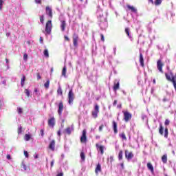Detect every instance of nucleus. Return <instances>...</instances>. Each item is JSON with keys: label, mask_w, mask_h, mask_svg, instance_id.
<instances>
[{"label": "nucleus", "mask_w": 176, "mask_h": 176, "mask_svg": "<svg viewBox=\"0 0 176 176\" xmlns=\"http://www.w3.org/2000/svg\"><path fill=\"white\" fill-rule=\"evenodd\" d=\"M3 85H6V80L3 81Z\"/></svg>", "instance_id": "obj_64"}, {"label": "nucleus", "mask_w": 176, "mask_h": 176, "mask_svg": "<svg viewBox=\"0 0 176 176\" xmlns=\"http://www.w3.org/2000/svg\"><path fill=\"white\" fill-rule=\"evenodd\" d=\"M74 131V125H72V127H67L65 129V132L66 134H68V135H71V133Z\"/></svg>", "instance_id": "obj_18"}, {"label": "nucleus", "mask_w": 176, "mask_h": 176, "mask_svg": "<svg viewBox=\"0 0 176 176\" xmlns=\"http://www.w3.org/2000/svg\"><path fill=\"white\" fill-rule=\"evenodd\" d=\"M120 166H121L122 170L124 169V164L122 163L120 164Z\"/></svg>", "instance_id": "obj_58"}, {"label": "nucleus", "mask_w": 176, "mask_h": 176, "mask_svg": "<svg viewBox=\"0 0 176 176\" xmlns=\"http://www.w3.org/2000/svg\"><path fill=\"white\" fill-rule=\"evenodd\" d=\"M64 39L67 42H69V38L68 37V36H64Z\"/></svg>", "instance_id": "obj_45"}, {"label": "nucleus", "mask_w": 176, "mask_h": 176, "mask_svg": "<svg viewBox=\"0 0 176 176\" xmlns=\"http://www.w3.org/2000/svg\"><path fill=\"white\" fill-rule=\"evenodd\" d=\"M23 60L25 61H27V60H28V55L27 54H23Z\"/></svg>", "instance_id": "obj_43"}, {"label": "nucleus", "mask_w": 176, "mask_h": 176, "mask_svg": "<svg viewBox=\"0 0 176 176\" xmlns=\"http://www.w3.org/2000/svg\"><path fill=\"white\" fill-rule=\"evenodd\" d=\"M34 93H38V89L36 88L34 89Z\"/></svg>", "instance_id": "obj_60"}, {"label": "nucleus", "mask_w": 176, "mask_h": 176, "mask_svg": "<svg viewBox=\"0 0 176 176\" xmlns=\"http://www.w3.org/2000/svg\"><path fill=\"white\" fill-rule=\"evenodd\" d=\"M126 8L128 10H131V12L133 13H137V8H135L134 6L127 4Z\"/></svg>", "instance_id": "obj_17"}, {"label": "nucleus", "mask_w": 176, "mask_h": 176, "mask_svg": "<svg viewBox=\"0 0 176 176\" xmlns=\"http://www.w3.org/2000/svg\"><path fill=\"white\" fill-rule=\"evenodd\" d=\"M6 157H7L8 160H10V159H12V157H10V155H9V154L7 155Z\"/></svg>", "instance_id": "obj_52"}, {"label": "nucleus", "mask_w": 176, "mask_h": 176, "mask_svg": "<svg viewBox=\"0 0 176 176\" xmlns=\"http://www.w3.org/2000/svg\"><path fill=\"white\" fill-rule=\"evenodd\" d=\"M74 100H75V94H74L72 89H70L68 94V103L69 104H73Z\"/></svg>", "instance_id": "obj_4"}, {"label": "nucleus", "mask_w": 176, "mask_h": 176, "mask_svg": "<svg viewBox=\"0 0 176 176\" xmlns=\"http://www.w3.org/2000/svg\"><path fill=\"white\" fill-rule=\"evenodd\" d=\"M40 21L42 24H43V21H45L44 16H40Z\"/></svg>", "instance_id": "obj_40"}, {"label": "nucleus", "mask_w": 176, "mask_h": 176, "mask_svg": "<svg viewBox=\"0 0 176 176\" xmlns=\"http://www.w3.org/2000/svg\"><path fill=\"white\" fill-rule=\"evenodd\" d=\"M57 134L58 135V137H61V130L59 129L58 131H57Z\"/></svg>", "instance_id": "obj_49"}, {"label": "nucleus", "mask_w": 176, "mask_h": 176, "mask_svg": "<svg viewBox=\"0 0 176 176\" xmlns=\"http://www.w3.org/2000/svg\"><path fill=\"white\" fill-rule=\"evenodd\" d=\"M122 113L124 115V122H129V120H131V118H132V115L130 112H129L128 111H122Z\"/></svg>", "instance_id": "obj_5"}, {"label": "nucleus", "mask_w": 176, "mask_h": 176, "mask_svg": "<svg viewBox=\"0 0 176 176\" xmlns=\"http://www.w3.org/2000/svg\"><path fill=\"white\" fill-rule=\"evenodd\" d=\"M56 176H64V173L63 172L59 173L56 175Z\"/></svg>", "instance_id": "obj_51"}, {"label": "nucleus", "mask_w": 176, "mask_h": 176, "mask_svg": "<svg viewBox=\"0 0 176 176\" xmlns=\"http://www.w3.org/2000/svg\"><path fill=\"white\" fill-rule=\"evenodd\" d=\"M112 124L114 134H118V123H116L115 121H113Z\"/></svg>", "instance_id": "obj_19"}, {"label": "nucleus", "mask_w": 176, "mask_h": 176, "mask_svg": "<svg viewBox=\"0 0 176 176\" xmlns=\"http://www.w3.org/2000/svg\"><path fill=\"white\" fill-rule=\"evenodd\" d=\"M40 134H41V137H44L45 136V130L41 129Z\"/></svg>", "instance_id": "obj_42"}, {"label": "nucleus", "mask_w": 176, "mask_h": 176, "mask_svg": "<svg viewBox=\"0 0 176 176\" xmlns=\"http://www.w3.org/2000/svg\"><path fill=\"white\" fill-rule=\"evenodd\" d=\"M62 76L65 78L67 76V66H65L62 70Z\"/></svg>", "instance_id": "obj_25"}, {"label": "nucleus", "mask_w": 176, "mask_h": 176, "mask_svg": "<svg viewBox=\"0 0 176 176\" xmlns=\"http://www.w3.org/2000/svg\"><path fill=\"white\" fill-rule=\"evenodd\" d=\"M123 159V151L120 150L118 153V160H122Z\"/></svg>", "instance_id": "obj_26"}, {"label": "nucleus", "mask_w": 176, "mask_h": 176, "mask_svg": "<svg viewBox=\"0 0 176 176\" xmlns=\"http://www.w3.org/2000/svg\"><path fill=\"white\" fill-rule=\"evenodd\" d=\"M153 85H155V84H156V80L154 79V80H153Z\"/></svg>", "instance_id": "obj_61"}, {"label": "nucleus", "mask_w": 176, "mask_h": 176, "mask_svg": "<svg viewBox=\"0 0 176 176\" xmlns=\"http://www.w3.org/2000/svg\"><path fill=\"white\" fill-rule=\"evenodd\" d=\"M163 67H164V63H163V61H162V59H160L157 61V68L158 69V71H160V72H161V74H164V71H163Z\"/></svg>", "instance_id": "obj_6"}, {"label": "nucleus", "mask_w": 176, "mask_h": 176, "mask_svg": "<svg viewBox=\"0 0 176 176\" xmlns=\"http://www.w3.org/2000/svg\"><path fill=\"white\" fill-rule=\"evenodd\" d=\"M116 104H118V100H114L113 105L115 107V105H116Z\"/></svg>", "instance_id": "obj_57"}, {"label": "nucleus", "mask_w": 176, "mask_h": 176, "mask_svg": "<svg viewBox=\"0 0 176 176\" xmlns=\"http://www.w3.org/2000/svg\"><path fill=\"white\" fill-rule=\"evenodd\" d=\"M23 126H21V124L18 126V134L20 135L21 134V132L23 131Z\"/></svg>", "instance_id": "obj_34"}, {"label": "nucleus", "mask_w": 176, "mask_h": 176, "mask_svg": "<svg viewBox=\"0 0 176 176\" xmlns=\"http://www.w3.org/2000/svg\"><path fill=\"white\" fill-rule=\"evenodd\" d=\"M120 86V84L119 83V81L115 80L114 85L113 87V91H116L119 90Z\"/></svg>", "instance_id": "obj_16"}, {"label": "nucleus", "mask_w": 176, "mask_h": 176, "mask_svg": "<svg viewBox=\"0 0 176 176\" xmlns=\"http://www.w3.org/2000/svg\"><path fill=\"white\" fill-rule=\"evenodd\" d=\"M56 148V141L54 140H52L49 144V149L50 151H52V152H54Z\"/></svg>", "instance_id": "obj_12"}, {"label": "nucleus", "mask_w": 176, "mask_h": 176, "mask_svg": "<svg viewBox=\"0 0 176 176\" xmlns=\"http://www.w3.org/2000/svg\"><path fill=\"white\" fill-rule=\"evenodd\" d=\"M52 26H53V25L52 23V21H47V23L45 24V32L48 35H50V34H52Z\"/></svg>", "instance_id": "obj_3"}, {"label": "nucleus", "mask_w": 176, "mask_h": 176, "mask_svg": "<svg viewBox=\"0 0 176 176\" xmlns=\"http://www.w3.org/2000/svg\"><path fill=\"white\" fill-rule=\"evenodd\" d=\"M104 129V124H101L99 126V131H102V129Z\"/></svg>", "instance_id": "obj_46"}, {"label": "nucleus", "mask_w": 176, "mask_h": 176, "mask_svg": "<svg viewBox=\"0 0 176 176\" xmlns=\"http://www.w3.org/2000/svg\"><path fill=\"white\" fill-rule=\"evenodd\" d=\"M5 1L3 0H0V10H2V6H3Z\"/></svg>", "instance_id": "obj_39"}, {"label": "nucleus", "mask_w": 176, "mask_h": 176, "mask_svg": "<svg viewBox=\"0 0 176 176\" xmlns=\"http://www.w3.org/2000/svg\"><path fill=\"white\" fill-rule=\"evenodd\" d=\"M23 155H24V156H25L26 157H28V151H23Z\"/></svg>", "instance_id": "obj_48"}, {"label": "nucleus", "mask_w": 176, "mask_h": 176, "mask_svg": "<svg viewBox=\"0 0 176 176\" xmlns=\"http://www.w3.org/2000/svg\"><path fill=\"white\" fill-rule=\"evenodd\" d=\"M45 10H46V14H47L49 17H50V19H53V12L52 10V8H50V7L49 6H47L45 8Z\"/></svg>", "instance_id": "obj_13"}, {"label": "nucleus", "mask_w": 176, "mask_h": 176, "mask_svg": "<svg viewBox=\"0 0 176 176\" xmlns=\"http://www.w3.org/2000/svg\"><path fill=\"white\" fill-rule=\"evenodd\" d=\"M63 111H64V103L62 102V100H60L58 104V113L59 116H61V115H63Z\"/></svg>", "instance_id": "obj_8"}, {"label": "nucleus", "mask_w": 176, "mask_h": 176, "mask_svg": "<svg viewBox=\"0 0 176 176\" xmlns=\"http://www.w3.org/2000/svg\"><path fill=\"white\" fill-rule=\"evenodd\" d=\"M25 141H30V140H32V135L31 134H25L24 135Z\"/></svg>", "instance_id": "obj_23"}, {"label": "nucleus", "mask_w": 176, "mask_h": 176, "mask_svg": "<svg viewBox=\"0 0 176 176\" xmlns=\"http://www.w3.org/2000/svg\"><path fill=\"white\" fill-rule=\"evenodd\" d=\"M35 2H36V3H41L42 1H41V0H36Z\"/></svg>", "instance_id": "obj_55"}, {"label": "nucleus", "mask_w": 176, "mask_h": 176, "mask_svg": "<svg viewBox=\"0 0 176 176\" xmlns=\"http://www.w3.org/2000/svg\"><path fill=\"white\" fill-rule=\"evenodd\" d=\"M23 168H24L25 171H30V166H27V165H23Z\"/></svg>", "instance_id": "obj_38"}, {"label": "nucleus", "mask_w": 176, "mask_h": 176, "mask_svg": "<svg viewBox=\"0 0 176 176\" xmlns=\"http://www.w3.org/2000/svg\"><path fill=\"white\" fill-rule=\"evenodd\" d=\"M110 162H111V163H112V162H113V156L110 157Z\"/></svg>", "instance_id": "obj_56"}, {"label": "nucleus", "mask_w": 176, "mask_h": 176, "mask_svg": "<svg viewBox=\"0 0 176 176\" xmlns=\"http://www.w3.org/2000/svg\"><path fill=\"white\" fill-rule=\"evenodd\" d=\"M120 138H122L123 141H127V138L126 137V133L124 132H122L119 135Z\"/></svg>", "instance_id": "obj_24"}, {"label": "nucleus", "mask_w": 176, "mask_h": 176, "mask_svg": "<svg viewBox=\"0 0 176 176\" xmlns=\"http://www.w3.org/2000/svg\"><path fill=\"white\" fill-rule=\"evenodd\" d=\"M124 153L125 157L127 159V160H131V159L134 157V154H133V152H129V150H125Z\"/></svg>", "instance_id": "obj_9"}, {"label": "nucleus", "mask_w": 176, "mask_h": 176, "mask_svg": "<svg viewBox=\"0 0 176 176\" xmlns=\"http://www.w3.org/2000/svg\"><path fill=\"white\" fill-rule=\"evenodd\" d=\"M23 82H25V76L23 77Z\"/></svg>", "instance_id": "obj_62"}, {"label": "nucleus", "mask_w": 176, "mask_h": 176, "mask_svg": "<svg viewBox=\"0 0 176 176\" xmlns=\"http://www.w3.org/2000/svg\"><path fill=\"white\" fill-rule=\"evenodd\" d=\"M164 135L165 138H168V128H165Z\"/></svg>", "instance_id": "obj_32"}, {"label": "nucleus", "mask_w": 176, "mask_h": 176, "mask_svg": "<svg viewBox=\"0 0 176 176\" xmlns=\"http://www.w3.org/2000/svg\"><path fill=\"white\" fill-rule=\"evenodd\" d=\"M100 38H101L102 42H104L105 41V38H104V34H100Z\"/></svg>", "instance_id": "obj_44"}, {"label": "nucleus", "mask_w": 176, "mask_h": 176, "mask_svg": "<svg viewBox=\"0 0 176 176\" xmlns=\"http://www.w3.org/2000/svg\"><path fill=\"white\" fill-rule=\"evenodd\" d=\"M102 170H101V164L100 163H98L96 165V167L95 168V173L96 174H98V173H101Z\"/></svg>", "instance_id": "obj_21"}, {"label": "nucleus", "mask_w": 176, "mask_h": 176, "mask_svg": "<svg viewBox=\"0 0 176 176\" xmlns=\"http://www.w3.org/2000/svg\"><path fill=\"white\" fill-rule=\"evenodd\" d=\"M23 112V109L18 108V113H21Z\"/></svg>", "instance_id": "obj_50"}, {"label": "nucleus", "mask_w": 176, "mask_h": 176, "mask_svg": "<svg viewBox=\"0 0 176 176\" xmlns=\"http://www.w3.org/2000/svg\"><path fill=\"white\" fill-rule=\"evenodd\" d=\"M125 33L126 34L127 36H129V38H131V36L130 35V29L129 28H125Z\"/></svg>", "instance_id": "obj_31"}, {"label": "nucleus", "mask_w": 176, "mask_h": 176, "mask_svg": "<svg viewBox=\"0 0 176 176\" xmlns=\"http://www.w3.org/2000/svg\"><path fill=\"white\" fill-rule=\"evenodd\" d=\"M162 161L164 164H166L167 163V155H164L162 157Z\"/></svg>", "instance_id": "obj_28"}, {"label": "nucleus", "mask_w": 176, "mask_h": 176, "mask_svg": "<svg viewBox=\"0 0 176 176\" xmlns=\"http://www.w3.org/2000/svg\"><path fill=\"white\" fill-rule=\"evenodd\" d=\"M96 147L99 152H100L101 155H104V149H105V146L102 145L98 144V143L96 144Z\"/></svg>", "instance_id": "obj_11"}, {"label": "nucleus", "mask_w": 176, "mask_h": 176, "mask_svg": "<svg viewBox=\"0 0 176 176\" xmlns=\"http://www.w3.org/2000/svg\"><path fill=\"white\" fill-rule=\"evenodd\" d=\"M43 54L45 56V57L49 58V51L47 50V49H45L43 52Z\"/></svg>", "instance_id": "obj_36"}, {"label": "nucleus", "mask_w": 176, "mask_h": 176, "mask_svg": "<svg viewBox=\"0 0 176 176\" xmlns=\"http://www.w3.org/2000/svg\"><path fill=\"white\" fill-rule=\"evenodd\" d=\"M148 1L153 4V0H148Z\"/></svg>", "instance_id": "obj_63"}, {"label": "nucleus", "mask_w": 176, "mask_h": 176, "mask_svg": "<svg viewBox=\"0 0 176 176\" xmlns=\"http://www.w3.org/2000/svg\"><path fill=\"white\" fill-rule=\"evenodd\" d=\"M53 166H54V160H53L51 162V167H53Z\"/></svg>", "instance_id": "obj_54"}, {"label": "nucleus", "mask_w": 176, "mask_h": 176, "mask_svg": "<svg viewBox=\"0 0 176 176\" xmlns=\"http://www.w3.org/2000/svg\"><path fill=\"white\" fill-rule=\"evenodd\" d=\"M50 85V80H47L46 82L44 84V87L45 89H49V86Z\"/></svg>", "instance_id": "obj_33"}, {"label": "nucleus", "mask_w": 176, "mask_h": 176, "mask_svg": "<svg viewBox=\"0 0 176 176\" xmlns=\"http://www.w3.org/2000/svg\"><path fill=\"white\" fill-rule=\"evenodd\" d=\"M147 168H148V170L151 172V173H154L155 169L153 168V166L152 165L151 163L148 162L147 163Z\"/></svg>", "instance_id": "obj_22"}, {"label": "nucleus", "mask_w": 176, "mask_h": 176, "mask_svg": "<svg viewBox=\"0 0 176 176\" xmlns=\"http://www.w3.org/2000/svg\"><path fill=\"white\" fill-rule=\"evenodd\" d=\"M25 94L27 96V97H30V91L28 89H25L24 91Z\"/></svg>", "instance_id": "obj_37"}, {"label": "nucleus", "mask_w": 176, "mask_h": 176, "mask_svg": "<svg viewBox=\"0 0 176 176\" xmlns=\"http://www.w3.org/2000/svg\"><path fill=\"white\" fill-rule=\"evenodd\" d=\"M80 156L81 157V160H82V162H85L86 159V155H85V153L83 151H81Z\"/></svg>", "instance_id": "obj_27"}, {"label": "nucleus", "mask_w": 176, "mask_h": 176, "mask_svg": "<svg viewBox=\"0 0 176 176\" xmlns=\"http://www.w3.org/2000/svg\"><path fill=\"white\" fill-rule=\"evenodd\" d=\"M163 130H164L163 125L162 124H160V128H159V133L161 135H163V133H164Z\"/></svg>", "instance_id": "obj_30"}, {"label": "nucleus", "mask_w": 176, "mask_h": 176, "mask_svg": "<svg viewBox=\"0 0 176 176\" xmlns=\"http://www.w3.org/2000/svg\"><path fill=\"white\" fill-rule=\"evenodd\" d=\"M78 42H79V35L78 34L74 33L73 34V45L75 47H78Z\"/></svg>", "instance_id": "obj_7"}, {"label": "nucleus", "mask_w": 176, "mask_h": 176, "mask_svg": "<svg viewBox=\"0 0 176 176\" xmlns=\"http://www.w3.org/2000/svg\"><path fill=\"white\" fill-rule=\"evenodd\" d=\"M65 27H67V22L65 20L60 21V30L62 32H64L65 31Z\"/></svg>", "instance_id": "obj_15"}, {"label": "nucleus", "mask_w": 176, "mask_h": 176, "mask_svg": "<svg viewBox=\"0 0 176 176\" xmlns=\"http://www.w3.org/2000/svg\"><path fill=\"white\" fill-rule=\"evenodd\" d=\"M140 63L141 67L144 68V67H145V64L144 63V56H142V53L140 54Z\"/></svg>", "instance_id": "obj_20"}, {"label": "nucleus", "mask_w": 176, "mask_h": 176, "mask_svg": "<svg viewBox=\"0 0 176 176\" xmlns=\"http://www.w3.org/2000/svg\"><path fill=\"white\" fill-rule=\"evenodd\" d=\"M165 126H169L170 125V120L168 119H166L164 122Z\"/></svg>", "instance_id": "obj_41"}, {"label": "nucleus", "mask_w": 176, "mask_h": 176, "mask_svg": "<svg viewBox=\"0 0 176 176\" xmlns=\"http://www.w3.org/2000/svg\"><path fill=\"white\" fill-rule=\"evenodd\" d=\"M86 133H87L86 129H84L82 131V135L80 138V142H86L87 141V136H86Z\"/></svg>", "instance_id": "obj_14"}, {"label": "nucleus", "mask_w": 176, "mask_h": 176, "mask_svg": "<svg viewBox=\"0 0 176 176\" xmlns=\"http://www.w3.org/2000/svg\"><path fill=\"white\" fill-rule=\"evenodd\" d=\"M21 86H23V78L21 79Z\"/></svg>", "instance_id": "obj_59"}, {"label": "nucleus", "mask_w": 176, "mask_h": 176, "mask_svg": "<svg viewBox=\"0 0 176 176\" xmlns=\"http://www.w3.org/2000/svg\"><path fill=\"white\" fill-rule=\"evenodd\" d=\"M37 79H42V77L41 76V74L39 73H36Z\"/></svg>", "instance_id": "obj_47"}, {"label": "nucleus", "mask_w": 176, "mask_h": 176, "mask_svg": "<svg viewBox=\"0 0 176 176\" xmlns=\"http://www.w3.org/2000/svg\"><path fill=\"white\" fill-rule=\"evenodd\" d=\"M165 76L169 82H172V83L174 86V88H175V90L176 91V80H175V77H174V76H173V73H170V76L168 74L165 73ZM171 76H172V78H171Z\"/></svg>", "instance_id": "obj_1"}, {"label": "nucleus", "mask_w": 176, "mask_h": 176, "mask_svg": "<svg viewBox=\"0 0 176 176\" xmlns=\"http://www.w3.org/2000/svg\"><path fill=\"white\" fill-rule=\"evenodd\" d=\"M48 126L50 127H54L56 126V119L52 117L48 120Z\"/></svg>", "instance_id": "obj_10"}, {"label": "nucleus", "mask_w": 176, "mask_h": 176, "mask_svg": "<svg viewBox=\"0 0 176 176\" xmlns=\"http://www.w3.org/2000/svg\"><path fill=\"white\" fill-rule=\"evenodd\" d=\"M57 94H58L59 96H63V89H62L61 87H60V86L58 87Z\"/></svg>", "instance_id": "obj_29"}, {"label": "nucleus", "mask_w": 176, "mask_h": 176, "mask_svg": "<svg viewBox=\"0 0 176 176\" xmlns=\"http://www.w3.org/2000/svg\"><path fill=\"white\" fill-rule=\"evenodd\" d=\"M163 0H155V6H159L160 5H162V2Z\"/></svg>", "instance_id": "obj_35"}, {"label": "nucleus", "mask_w": 176, "mask_h": 176, "mask_svg": "<svg viewBox=\"0 0 176 176\" xmlns=\"http://www.w3.org/2000/svg\"><path fill=\"white\" fill-rule=\"evenodd\" d=\"M39 40H40V43H43V38L40 37Z\"/></svg>", "instance_id": "obj_53"}, {"label": "nucleus", "mask_w": 176, "mask_h": 176, "mask_svg": "<svg viewBox=\"0 0 176 176\" xmlns=\"http://www.w3.org/2000/svg\"><path fill=\"white\" fill-rule=\"evenodd\" d=\"M98 113H100V107L96 104L94 107V111H92L91 112L94 119H97V118H98Z\"/></svg>", "instance_id": "obj_2"}]
</instances>
